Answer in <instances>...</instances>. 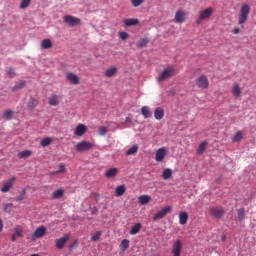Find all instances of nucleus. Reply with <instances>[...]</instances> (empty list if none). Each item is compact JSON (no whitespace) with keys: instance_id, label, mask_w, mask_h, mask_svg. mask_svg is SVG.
<instances>
[{"instance_id":"1","label":"nucleus","mask_w":256,"mask_h":256,"mask_svg":"<svg viewBox=\"0 0 256 256\" xmlns=\"http://www.w3.org/2000/svg\"><path fill=\"white\" fill-rule=\"evenodd\" d=\"M175 75H177V69L174 66H167L157 76V81L158 83H163V81H169Z\"/></svg>"},{"instance_id":"30","label":"nucleus","mask_w":256,"mask_h":256,"mask_svg":"<svg viewBox=\"0 0 256 256\" xmlns=\"http://www.w3.org/2000/svg\"><path fill=\"white\" fill-rule=\"evenodd\" d=\"M125 185H120L118 187H116L115 189V193H116V197H123V195H125Z\"/></svg>"},{"instance_id":"11","label":"nucleus","mask_w":256,"mask_h":256,"mask_svg":"<svg viewBox=\"0 0 256 256\" xmlns=\"http://www.w3.org/2000/svg\"><path fill=\"white\" fill-rule=\"evenodd\" d=\"M185 19H187V14L183 10H178L175 13L174 22L175 23H185Z\"/></svg>"},{"instance_id":"20","label":"nucleus","mask_w":256,"mask_h":256,"mask_svg":"<svg viewBox=\"0 0 256 256\" xmlns=\"http://www.w3.org/2000/svg\"><path fill=\"white\" fill-rule=\"evenodd\" d=\"M117 175H119V168H110L105 172V177H107V179H113V177H117Z\"/></svg>"},{"instance_id":"4","label":"nucleus","mask_w":256,"mask_h":256,"mask_svg":"<svg viewBox=\"0 0 256 256\" xmlns=\"http://www.w3.org/2000/svg\"><path fill=\"white\" fill-rule=\"evenodd\" d=\"M44 235H47V228L45 226H39L34 233L31 234V241H37V239H42Z\"/></svg>"},{"instance_id":"17","label":"nucleus","mask_w":256,"mask_h":256,"mask_svg":"<svg viewBox=\"0 0 256 256\" xmlns=\"http://www.w3.org/2000/svg\"><path fill=\"white\" fill-rule=\"evenodd\" d=\"M117 75V66H111L104 71V77L107 79H111V77H115Z\"/></svg>"},{"instance_id":"34","label":"nucleus","mask_w":256,"mask_h":256,"mask_svg":"<svg viewBox=\"0 0 256 256\" xmlns=\"http://www.w3.org/2000/svg\"><path fill=\"white\" fill-rule=\"evenodd\" d=\"M137 151H139V146L137 144L133 145L132 147H130L127 151H126V155H135V153H137Z\"/></svg>"},{"instance_id":"19","label":"nucleus","mask_w":256,"mask_h":256,"mask_svg":"<svg viewBox=\"0 0 256 256\" xmlns=\"http://www.w3.org/2000/svg\"><path fill=\"white\" fill-rule=\"evenodd\" d=\"M39 105L37 99L31 97L27 102V111L33 112L35 108Z\"/></svg>"},{"instance_id":"54","label":"nucleus","mask_w":256,"mask_h":256,"mask_svg":"<svg viewBox=\"0 0 256 256\" xmlns=\"http://www.w3.org/2000/svg\"><path fill=\"white\" fill-rule=\"evenodd\" d=\"M11 241L12 243H15V241H17V236L15 234L12 235Z\"/></svg>"},{"instance_id":"28","label":"nucleus","mask_w":256,"mask_h":256,"mask_svg":"<svg viewBox=\"0 0 256 256\" xmlns=\"http://www.w3.org/2000/svg\"><path fill=\"white\" fill-rule=\"evenodd\" d=\"M63 195H65V190H63V188H59L52 193V199H61Z\"/></svg>"},{"instance_id":"52","label":"nucleus","mask_w":256,"mask_h":256,"mask_svg":"<svg viewBox=\"0 0 256 256\" xmlns=\"http://www.w3.org/2000/svg\"><path fill=\"white\" fill-rule=\"evenodd\" d=\"M233 33L234 35H239V33H241V29L239 27H236L233 29Z\"/></svg>"},{"instance_id":"57","label":"nucleus","mask_w":256,"mask_h":256,"mask_svg":"<svg viewBox=\"0 0 256 256\" xmlns=\"http://www.w3.org/2000/svg\"><path fill=\"white\" fill-rule=\"evenodd\" d=\"M126 123H131V118L129 117H126V120H125Z\"/></svg>"},{"instance_id":"41","label":"nucleus","mask_w":256,"mask_h":256,"mask_svg":"<svg viewBox=\"0 0 256 256\" xmlns=\"http://www.w3.org/2000/svg\"><path fill=\"white\" fill-rule=\"evenodd\" d=\"M2 117L4 119H11L13 117V111H11V110L4 111L2 114Z\"/></svg>"},{"instance_id":"25","label":"nucleus","mask_w":256,"mask_h":256,"mask_svg":"<svg viewBox=\"0 0 256 256\" xmlns=\"http://www.w3.org/2000/svg\"><path fill=\"white\" fill-rule=\"evenodd\" d=\"M187 221H189V214L187 212H181L179 214L180 225H187Z\"/></svg>"},{"instance_id":"49","label":"nucleus","mask_w":256,"mask_h":256,"mask_svg":"<svg viewBox=\"0 0 256 256\" xmlns=\"http://www.w3.org/2000/svg\"><path fill=\"white\" fill-rule=\"evenodd\" d=\"M13 207V204L8 203V204H4V211L5 213H11V208Z\"/></svg>"},{"instance_id":"38","label":"nucleus","mask_w":256,"mask_h":256,"mask_svg":"<svg viewBox=\"0 0 256 256\" xmlns=\"http://www.w3.org/2000/svg\"><path fill=\"white\" fill-rule=\"evenodd\" d=\"M241 139H243V132L238 131L234 137H233V142L234 143H239V141H241Z\"/></svg>"},{"instance_id":"3","label":"nucleus","mask_w":256,"mask_h":256,"mask_svg":"<svg viewBox=\"0 0 256 256\" xmlns=\"http://www.w3.org/2000/svg\"><path fill=\"white\" fill-rule=\"evenodd\" d=\"M213 15V8H206L199 12L198 19L196 20V25H201L203 21H207Z\"/></svg>"},{"instance_id":"15","label":"nucleus","mask_w":256,"mask_h":256,"mask_svg":"<svg viewBox=\"0 0 256 256\" xmlns=\"http://www.w3.org/2000/svg\"><path fill=\"white\" fill-rule=\"evenodd\" d=\"M181 247H182L181 240H176L173 242V245H172L173 256H181Z\"/></svg>"},{"instance_id":"2","label":"nucleus","mask_w":256,"mask_h":256,"mask_svg":"<svg viewBox=\"0 0 256 256\" xmlns=\"http://www.w3.org/2000/svg\"><path fill=\"white\" fill-rule=\"evenodd\" d=\"M249 13H251V7L248 4H243L240 8V14L238 17V24L243 25L247 23V19H249Z\"/></svg>"},{"instance_id":"39","label":"nucleus","mask_w":256,"mask_h":256,"mask_svg":"<svg viewBox=\"0 0 256 256\" xmlns=\"http://www.w3.org/2000/svg\"><path fill=\"white\" fill-rule=\"evenodd\" d=\"M14 235L17 237H23V228L21 226H17L14 228Z\"/></svg>"},{"instance_id":"32","label":"nucleus","mask_w":256,"mask_h":256,"mask_svg":"<svg viewBox=\"0 0 256 256\" xmlns=\"http://www.w3.org/2000/svg\"><path fill=\"white\" fill-rule=\"evenodd\" d=\"M205 149H207V142H201L198 146L197 153L198 155H203L205 153Z\"/></svg>"},{"instance_id":"6","label":"nucleus","mask_w":256,"mask_h":256,"mask_svg":"<svg viewBox=\"0 0 256 256\" xmlns=\"http://www.w3.org/2000/svg\"><path fill=\"white\" fill-rule=\"evenodd\" d=\"M93 143L89 141H82L76 144L75 149L78 151V153H83L84 151H89L90 149H93Z\"/></svg>"},{"instance_id":"7","label":"nucleus","mask_w":256,"mask_h":256,"mask_svg":"<svg viewBox=\"0 0 256 256\" xmlns=\"http://www.w3.org/2000/svg\"><path fill=\"white\" fill-rule=\"evenodd\" d=\"M15 181H17L15 176H12L10 179L6 180L0 190L1 193H9V191L13 189V185H15Z\"/></svg>"},{"instance_id":"22","label":"nucleus","mask_w":256,"mask_h":256,"mask_svg":"<svg viewBox=\"0 0 256 256\" xmlns=\"http://www.w3.org/2000/svg\"><path fill=\"white\" fill-rule=\"evenodd\" d=\"M165 117V110H163V108L158 107L154 110V118L157 121H161V119H163Z\"/></svg>"},{"instance_id":"23","label":"nucleus","mask_w":256,"mask_h":256,"mask_svg":"<svg viewBox=\"0 0 256 256\" xmlns=\"http://www.w3.org/2000/svg\"><path fill=\"white\" fill-rule=\"evenodd\" d=\"M124 25L126 27H133L135 25H139V19L137 18H127L124 20Z\"/></svg>"},{"instance_id":"40","label":"nucleus","mask_w":256,"mask_h":256,"mask_svg":"<svg viewBox=\"0 0 256 256\" xmlns=\"http://www.w3.org/2000/svg\"><path fill=\"white\" fill-rule=\"evenodd\" d=\"M147 43H149V39L148 38H142L139 40L137 47L143 48L145 46H147Z\"/></svg>"},{"instance_id":"10","label":"nucleus","mask_w":256,"mask_h":256,"mask_svg":"<svg viewBox=\"0 0 256 256\" xmlns=\"http://www.w3.org/2000/svg\"><path fill=\"white\" fill-rule=\"evenodd\" d=\"M66 79L71 83V85H79L80 83V78L77 76V74L73 72H67L66 73Z\"/></svg>"},{"instance_id":"27","label":"nucleus","mask_w":256,"mask_h":256,"mask_svg":"<svg viewBox=\"0 0 256 256\" xmlns=\"http://www.w3.org/2000/svg\"><path fill=\"white\" fill-rule=\"evenodd\" d=\"M51 47H53V42L51 41V39L47 38L42 40L41 49H51Z\"/></svg>"},{"instance_id":"46","label":"nucleus","mask_w":256,"mask_h":256,"mask_svg":"<svg viewBox=\"0 0 256 256\" xmlns=\"http://www.w3.org/2000/svg\"><path fill=\"white\" fill-rule=\"evenodd\" d=\"M107 131H109V128H107L105 126H101L99 128V135H101V136L107 135Z\"/></svg>"},{"instance_id":"33","label":"nucleus","mask_w":256,"mask_h":256,"mask_svg":"<svg viewBox=\"0 0 256 256\" xmlns=\"http://www.w3.org/2000/svg\"><path fill=\"white\" fill-rule=\"evenodd\" d=\"M31 155H33V152L31 150H24L18 154V157L20 159H26V157H31Z\"/></svg>"},{"instance_id":"53","label":"nucleus","mask_w":256,"mask_h":256,"mask_svg":"<svg viewBox=\"0 0 256 256\" xmlns=\"http://www.w3.org/2000/svg\"><path fill=\"white\" fill-rule=\"evenodd\" d=\"M91 197H94V199H99V194L97 192H93Z\"/></svg>"},{"instance_id":"14","label":"nucleus","mask_w":256,"mask_h":256,"mask_svg":"<svg viewBox=\"0 0 256 256\" xmlns=\"http://www.w3.org/2000/svg\"><path fill=\"white\" fill-rule=\"evenodd\" d=\"M225 211L222 208L212 207L210 208V215L214 217V219H221Z\"/></svg>"},{"instance_id":"5","label":"nucleus","mask_w":256,"mask_h":256,"mask_svg":"<svg viewBox=\"0 0 256 256\" xmlns=\"http://www.w3.org/2000/svg\"><path fill=\"white\" fill-rule=\"evenodd\" d=\"M195 83L198 89H209V78L205 75L199 76Z\"/></svg>"},{"instance_id":"56","label":"nucleus","mask_w":256,"mask_h":256,"mask_svg":"<svg viewBox=\"0 0 256 256\" xmlns=\"http://www.w3.org/2000/svg\"><path fill=\"white\" fill-rule=\"evenodd\" d=\"M50 175H59V172H57V170L56 171H52V172H50Z\"/></svg>"},{"instance_id":"37","label":"nucleus","mask_w":256,"mask_h":256,"mask_svg":"<svg viewBox=\"0 0 256 256\" xmlns=\"http://www.w3.org/2000/svg\"><path fill=\"white\" fill-rule=\"evenodd\" d=\"M26 85L25 81L18 82L13 88L12 91H19V89H23Z\"/></svg>"},{"instance_id":"12","label":"nucleus","mask_w":256,"mask_h":256,"mask_svg":"<svg viewBox=\"0 0 256 256\" xmlns=\"http://www.w3.org/2000/svg\"><path fill=\"white\" fill-rule=\"evenodd\" d=\"M231 93L233 97H235V99H239V97H241L243 90L241 89V86L239 85V83L237 82L233 83L231 88Z\"/></svg>"},{"instance_id":"45","label":"nucleus","mask_w":256,"mask_h":256,"mask_svg":"<svg viewBox=\"0 0 256 256\" xmlns=\"http://www.w3.org/2000/svg\"><path fill=\"white\" fill-rule=\"evenodd\" d=\"M101 235V231L94 233L91 237V241H99V239H101Z\"/></svg>"},{"instance_id":"42","label":"nucleus","mask_w":256,"mask_h":256,"mask_svg":"<svg viewBox=\"0 0 256 256\" xmlns=\"http://www.w3.org/2000/svg\"><path fill=\"white\" fill-rule=\"evenodd\" d=\"M31 5V0H22L20 4V9H27Z\"/></svg>"},{"instance_id":"18","label":"nucleus","mask_w":256,"mask_h":256,"mask_svg":"<svg viewBox=\"0 0 256 256\" xmlns=\"http://www.w3.org/2000/svg\"><path fill=\"white\" fill-rule=\"evenodd\" d=\"M84 133H87V126L84 124H79L74 130V135H76V137H83Z\"/></svg>"},{"instance_id":"26","label":"nucleus","mask_w":256,"mask_h":256,"mask_svg":"<svg viewBox=\"0 0 256 256\" xmlns=\"http://www.w3.org/2000/svg\"><path fill=\"white\" fill-rule=\"evenodd\" d=\"M141 114L143 115L144 119H149L151 118V109L149 108V106H143L141 108Z\"/></svg>"},{"instance_id":"44","label":"nucleus","mask_w":256,"mask_h":256,"mask_svg":"<svg viewBox=\"0 0 256 256\" xmlns=\"http://www.w3.org/2000/svg\"><path fill=\"white\" fill-rule=\"evenodd\" d=\"M238 219H240V221H243V219H245V209L244 208L238 209Z\"/></svg>"},{"instance_id":"35","label":"nucleus","mask_w":256,"mask_h":256,"mask_svg":"<svg viewBox=\"0 0 256 256\" xmlns=\"http://www.w3.org/2000/svg\"><path fill=\"white\" fill-rule=\"evenodd\" d=\"M51 143H53V138L47 137L41 140L40 145L41 147H49Z\"/></svg>"},{"instance_id":"50","label":"nucleus","mask_w":256,"mask_h":256,"mask_svg":"<svg viewBox=\"0 0 256 256\" xmlns=\"http://www.w3.org/2000/svg\"><path fill=\"white\" fill-rule=\"evenodd\" d=\"M145 0H131L133 7H139Z\"/></svg>"},{"instance_id":"24","label":"nucleus","mask_w":256,"mask_h":256,"mask_svg":"<svg viewBox=\"0 0 256 256\" xmlns=\"http://www.w3.org/2000/svg\"><path fill=\"white\" fill-rule=\"evenodd\" d=\"M138 203H140V205H148V203H151V196H149V195L139 196Z\"/></svg>"},{"instance_id":"16","label":"nucleus","mask_w":256,"mask_h":256,"mask_svg":"<svg viewBox=\"0 0 256 256\" xmlns=\"http://www.w3.org/2000/svg\"><path fill=\"white\" fill-rule=\"evenodd\" d=\"M166 155H167V150L165 149V147L159 148L156 151L155 159L158 163H161V161H163V159H165Z\"/></svg>"},{"instance_id":"13","label":"nucleus","mask_w":256,"mask_h":256,"mask_svg":"<svg viewBox=\"0 0 256 256\" xmlns=\"http://www.w3.org/2000/svg\"><path fill=\"white\" fill-rule=\"evenodd\" d=\"M70 235L69 234H65L63 237L59 238L56 240V248L57 249H63V247H65V245H67V242L70 239Z\"/></svg>"},{"instance_id":"43","label":"nucleus","mask_w":256,"mask_h":256,"mask_svg":"<svg viewBox=\"0 0 256 256\" xmlns=\"http://www.w3.org/2000/svg\"><path fill=\"white\" fill-rule=\"evenodd\" d=\"M25 195H27V190L26 189H24L22 191V194L20 196L14 198V201H16V202L23 201V199H25Z\"/></svg>"},{"instance_id":"36","label":"nucleus","mask_w":256,"mask_h":256,"mask_svg":"<svg viewBox=\"0 0 256 256\" xmlns=\"http://www.w3.org/2000/svg\"><path fill=\"white\" fill-rule=\"evenodd\" d=\"M120 249L121 251H127V249H129V240H122V242L120 243Z\"/></svg>"},{"instance_id":"31","label":"nucleus","mask_w":256,"mask_h":256,"mask_svg":"<svg viewBox=\"0 0 256 256\" xmlns=\"http://www.w3.org/2000/svg\"><path fill=\"white\" fill-rule=\"evenodd\" d=\"M141 223H136L134 226H132L131 230H130V235H137V233H139V231H141Z\"/></svg>"},{"instance_id":"55","label":"nucleus","mask_w":256,"mask_h":256,"mask_svg":"<svg viewBox=\"0 0 256 256\" xmlns=\"http://www.w3.org/2000/svg\"><path fill=\"white\" fill-rule=\"evenodd\" d=\"M3 231V220H0V233Z\"/></svg>"},{"instance_id":"8","label":"nucleus","mask_w":256,"mask_h":256,"mask_svg":"<svg viewBox=\"0 0 256 256\" xmlns=\"http://www.w3.org/2000/svg\"><path fill=\"white\" fill-rule=\"evenodd\" d=\"M63 20L69 27H77V25H81V19L71 15L64 16Z\"/></svg>"},{"instance_id":"48","label":"nucleus","mask_w":256,"mask_h":256,"mask_svg":"<svg viewBox=\"0 0 256 256\" xmlns=\"http://www.w3.org/2000/svg\"><path fill=\"white\" fill-rule=\"evenodd\" d=\"M7 75L8 77H10L11 79H13V77H15V70L13 68H8L7 70Z\"/></svg>"},{"instance_id":"47","label":"nucleus","mask_w":256,"mask_h":256,"mask_svg":"<svg viewBox=\"0 0 256 256\" xmlns=\"http://www.w3.org/2000/svg\"><path fill=\"white\" fill-rule=\"evenodd\" d=\"M118 35L122 41H126V39H129V34L127 32H119Z\"/></svg>"},{"instance_id":"21","label":"nucleus","mask_w":256,"mask_h":256,"mask_svg":"<svg viewBox=\"0 0 256 256\" xmlns=\"http://www.w3.org/2000/svg\"><path fill=\"white\" fill-rule=\"evenodd\" d=\"M48 103H49V105H51V107H57V105H59V103H60L59 95H57V94L51 95L48 99Z\"/></svg>"},{"instance_id":"9","label":"nucleus","mask_w":256,"mask_h":256,"mask_svg":"<svg viewBox=\"0 0 256 256\" xmlns=\"http://www.w3.org/2000/svg\"><path fill=\"white\" fill-rule=\"evenodd\" d=\"M168 213H171V206H166L159 210L158 212H156L153 215V221H159V219H163L164 217L167 216Z\"/></svg>"},{"instance_id":"51","label":"nucleus","mask_w":256,"mask_h":256,"mask_svg":"<svg viewBox=\"0 0 256 256\" xmlns=\"http://www.w3.org/2000/svg\"><path fill=\"white\" fill-rule=\"evenodd\" d=\"M57 173H65V164H59V170H57Z\"/></svg>"},{"instance_id":"29","label":"nucleus","mask_w":256,"mask_h":256,"mask_svg":"<svg viewBox=\"0 0 256 256\" xmlns=\"http://www.w3.org/2000/svg\"><path fill=\"white\" fill-rule=\"evenodd\" d=\"M173 175V170H171L170 168H166L164 169L163 173H162V178L167 181L169 179H171Z\"/></svg>"}]
</instances>
